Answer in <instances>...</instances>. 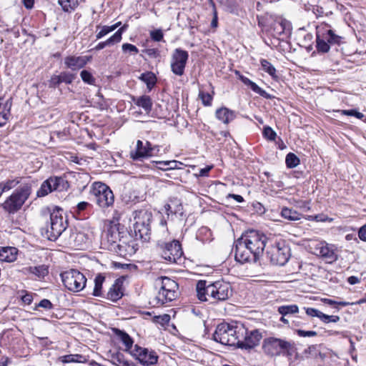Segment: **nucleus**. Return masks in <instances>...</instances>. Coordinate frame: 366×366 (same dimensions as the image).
<instances>
[{"mask_svg": "<svg viewBox=\"0 0 366 366\" xmlns=\"http://www.w3.org/2000/svg\"><path fill=\"white\" fill-rule=\"evenodd\" d=\"M240 80L242 81V82L243 84L249 86L250 89L256 94H257L262 97H267V94L264 89L260 88L256 83L253 82L247 77H246L244 76H240Z\"/></svg>", "mask_w": 366, "mask_h": 366, "instance_id": "30", "label": "nucleus"}, {"mask_svg": "<svg viewBox=\"0 0 366 366\" xmlns=\"http://www.w3.org/2000/svg\"><path fill=\"white\" fill-rule=\"evenodd\" d=\"M277 311L283 316L287 315L296 314L299 312V307L297 305H282L278 307Z\"/></svg>", "mask_w": 366, "mask_h": 366, "instance_id": "37", "label": "nucleus"}, {"mask_svg": "<svg viewBox=\"0 0 366 366\" xmlns=\"http://www.w3.org/2000/svg\"><path fill=\"white\" fill-rule=\"evenodd\" d=\"M90 192L94 197V202L101 209H104L113 206L114 195L106 184L100 182H94Z\"/></svg>", "mask_w": 366, "mask_h": 366, "instance_id": "11", "label": "nucleus"}, {"mask_svg": "<svg viewBox=\"0 0 366 366\" xmlns=\"http://www.w3.org/2000/svg\"><path fill=\"white\" fill-rule=\"evenodd\" d=\"M115 335L117 338L122 342V344L125 346V351L129 352L132 350V345L134 341L132 338L124 331L121 330L119 329L115 328L113 330Z\"/></svg>", "mask_w": 366, "mask_h": 366, "instance_id": "27", "label": "nucleus"}, {"mask_svg": "<svg viewBox=\"0 0 366 366\" xmlns=\"http://www.w3.org/2000/svg\"><path fill=\"white\" fill-rule=\"evenodd\" d=\"M314 253L316 255L321 256L329 262H335L337 259V255L335 252L332 246H329L325 242H317L314 244Z\"/></svg>", "mask_w": 366, "mask_h": 366, "instance_id": "20", "label": "nucleus"}, {"mask_svg": "<svg viewBox=\"0 0 366 366\" xmlns=\"http://www.w3.org/2000/svg\"><path fill=\"white\" fill-rule=\"evenodd\" d=\"M341 113L344 115L355 117L360 119H362L364 117V114L356 109L341 110Z\"/></svg>", "mask_w": 366, "mask_h": 366, "instance_id": "51", "label": "nucleus"}, {"mask_svg": "<svg viewBox=\"0 0 366 366\" xmlns=\"http://www.w3.org/2000/svg\"><path fill=\"white\" fill-rule=\"evenodd\" d=\"M259 259L267 244L269 237L257 230H249L239 238Z\"/></svg>", "mask_w": 366, "mask_h": 366, "instance_id": "10", "label": "nucleus"}, {"mask_svg": "<svg viewBox=\"0 0 366 366\" xmlns=\"http://www.w3.org/2000/svg\"><path fill=\"white\" fill-rule=\"evenodd\" d=\"M215 117L222 123L228 124L237 117V112L223 107L216 110Z\"/></svg>", "mask_w": 366, "mask_h": 366, "instance_id": "23", "label": "nucleus"}, {"mask_svg": "<svg viewBox=\"0 0 366 366\" xmlns=\"http://www.w3.org/2000/svg\"><path fill=\"white\" fill-rule=\"evenodd\" d=\"M196 291L200 301L211 300L212 303L225 301L232 293L231 285L224 281L207 284L205 280H199L197 282Z\"/></svg>", "mask_w": 366, "mask_h": 366, "instance_id": "2", "label": "nucleus"}, {"mask_svg": "<svg viewBox=\"0 0 366 366\" xmlns=\"http://www.w3.org/2000/svg\"><path fill=\"white\" fill-rule=\"evenodd\" d=\"M59 75L60 76L61 82L67 84H71L76 78L75 74L68 71L61 72Z\"/></svg>", "mask_w": 366, "mask_h": 366, "instance_id": "44", "label": "nucleus"}, {"mask_svg": "<svg viewBox=\"0 0 366 366\" xmlns=\"http://www.w3.org/2000/svg\"><path fill=\"white\" fill-rule=\"evenodd\" d=\"M139 79L147 84V88L150 92L157 84V76L152 71L142 73Z\"/></svg>", "mask_w": 366, "mask_h": 366, "instance_id": "29", "label": "nucleus"}, {"mask_svg": "<svg viewBox=\"0 0 366 366\" xmlns=\"http://www.w3.org/2000/svg\"><path fill=\"white\" fill-rule=\"evenodd\" d=\"M151 39L154 41H161L163 40L164 34L161 29H154L150 31L149 33Z\"/></svg>", "mask_w": 366, "mask_h": 366, "instance_id": "47", "label": "nucleus"}, {"mask_svg": "<svg viewBox=\"0 0 366 366\" xmlns=\"http://www.w3.org/2000/svg\"><path fill=\"white\" fill-rule=\"evenodd\" d=\"M126 26L121 27L118 31H117L111 37H109L107 40L105 41L99 42L96 46V50H101L103 49L106 46H109L112 45H114L116 43H118L122 39V35L123 31L125 29Z\"/></svg>", "mask_w": 366, "mask_h": 366, "instance_id": "25", "label": "nucleus"}, {"mask_svg": "<svg viewBox=\"0 0 366 366\" xmlns=\"http://www.w3.org/2000/svg\"><path fill=\"white\" fill-rule=\"evenodd\" d=\"M22 177H15L14 179H8L0 182V186L3 188V191L6 192L14 189L18 184H21Z\"/></svg>", "mask_w": 366, "mask_h": 366, "instance_id": "35", "label": "nucleus"}, {"mask_svg": "<svg viewBox=\"0 0 366 366\" xmlns=\"http://www.w3.org/2000/svg\"><path fill=\"white\" fill-rule=\"evenodd\" d=\"M37 307H40L44 308L46 310H51L53 308V305L50 300H49L47 299H43L36 306L35 309H36Z\"/></svg>", "mask_w": 366, "mask_h": 366, "instance_id": "56", "label": "nucleus"}, {"mask_svg": "<svg viewBox=\"0 0 366 366\" xmlns=\"http://www.w3.org/2000/svg\"><path fill=\"white\" fill-rule=\"evenodd\" d=\"M307 315L312 317H318L320 320L321 319V315L322 312L317 309L312 307H304Z\"/></svg>", "mask_w": 366, "mask_h": 366, "instance_id": "50", "label": "nucleus"}, {"mask_svg": "<svg viewBox=\"0 0 366 366\" xmlns=\"http://www.w3.org/2000/svg\"><path fill=\"white\" fill-rule=\"evenodd\" d=\"M262 349L267 356L274 357L282 355L288 360H290L297 351L294 341L275 337L264 338Z\"/></svg>", "mask_w": 366, "mask_h": 366, "instance_id": "4", "label": "nucleus"}, {"mask_svg": "<svg viewBox=\"0 0 366 366\" xmlns=\"http://www.w3.org/2000/svg\"><path fill=\"white\" fill-rule=\"evenodd\" d=\"M83 239V234L81 233H72L69 237V243H74V246H79V244L76 243L79 241H81Z\"/></svg>", "mask_w": 366, "mask_h": 366, "instance_id": "54", "label": "nucleus"}, {"mask_svg": "<svg viewBox=\"0 0 366 366\" xmlns=\"http://www.w3.org/2000/svg\"><path fill=\"white\" fill-rule=\"evenodd\" d=\"M316 49L318 53H327L330 46L340 45L342 41V36L335 34L328 24H324L317 27L316 34Z\"/></svg>", "mask_w": 366, "mask_h": 366, "instance_id": "8", "label": "nucleus"}, {"mask_svg": "<svg viewBox=\"0 0 366 366\" xmlns=\"http://www.w3.org/2000/svg\"><path fill=\"white\" fill-rule=\"evenodd\" d=\"M105 277L102 274H98L94 279V287L92 295L95 297L102 296V285Z\"/></svg>", "mask_w": 366, "mask_h": 366, "instance_id": "33", "label": "nucleus"}, {"mask_svg": "<svg viewBox=\"0 0 366 366\" xmlns=\"http://www.w3.org/2000/svg\"><path fill=\"white\" fill-rule=\"evenodd\" d=\"M322 301L326 305L333 306L334 307L337 308V310H339V308L337 307V306L345 307V306L350 305V302H344V301L337 302L333 300L327 299V298L322 299Z\"/></svg>", "mask_w": 366, "mask_h": 366, "instance_id": "45", "label": "nucleus"}, {"mask_svg": "<svg viewBox=\"0 0 366 366\" xmlns=\"http://www.w3.org/2000/svg\"><path fill=\"white\" fill-rule=\"evenodd\" d=\"M8 107L7 113H1L0 112V127L4 126L8 120V115L9 114V110L11 108V104H9V101L6 102L5 104V108Z\"/></svg>", "mask_w": 366, "mask_h": 366, "instance_id": "52", "label": "nucleus"}, {"mask_svg": "<svg viewBox=\"0 0 366 366\" xmlns=\"http://www.w3.org/2000/svg\"><path fill=\"white\" fill-rule=\"evenodd\" d=\"M157 282L160 283V288L155 297L157 304L164 305L176 299L178 284L174 280L162 277Z\"/></svg>", "mask_w": 366, "mask_h": 366, "instance_id": "12", "label": "nucleus"}, {"mask_svg": "<svg viewBox=\"0 0 366 366\" xmlns=\"http://www.w3.org/2000/svg\"><path fill=\"white\" fill-rule=\"evenodd\" d=\"M340 320L337 315H327L322 312L320 320L324 323L337 322Z\"/></svg>", "mask_w": 366, "mask_h": 366, "instance_id": "49", "label": "nucleus"}, {"mask_svg": "<svg viewBox=\"0 0 366 366\" xmlns=\"http://www.w3.org/2000/svg\"><path fill=\"white\" fill-rule=\"evenodd\" d=\"M188 59L189 54L187 51L180 48L175 49L171 56L172 71L177 76H182Z\"/></svg>", "mask_w": 366, "mask_h": 366, "instance_id": "15", "label": "nucleus"}, {"mask_svg": "<svg viewBox=\"0 0 366 366\" xmlns=\"http://www.w3.org/2000/svg\"><path fill=\"white\" fill-rule=\"evenodd\" d=\"M122 282L118 279L115 280L114 283L108 291L107 298L113 302H117L122 298Z\"/></svg>", "mask_w": 366, "mask_h": 366, "instance_id": "24", "label": "nucleus"}, {"mask_svg": "<svg viewBox=\"0 0 366 366\" xmlns=\"http://www.w3.org/2000/svg\"><path fill=\"white\" fill-rule=\"evenodd\" d=\"M243 330V327L237 325L222 322L217 326L213 340L222 345L239 347L240 335L242 337Z\"/></svg>", "mask_w": 366, "mask_h": 366, "instance_id": "6", "label": "nucleus"}, {"mask_svg": "<svg viewBox=\"0 0 366 366\" xmlns=\"http://www.w3.org/2000/svg\"><path fill=\"white\" fill-rule=\"evenodd\" d=\"M120 24H121V23L118 22L112 26H102V29L96 35L97 39H102L103 36H104L107 34L114 31Z\"/></svg>", "mask_w": 366, "mask_h": 366, "instance_id": "42", "label": "nucleus"}, {"mask_svg": "<svg viewBox=\"0 0 366 366\" xmlns=\"http://www.w3.org/2000/svg\"><path fill=\"white\" fill-rule=\"evenodd\" d=\"M62 282L69 291L77 292L86 286V278L76 269H69L61 274Z\"/></svg>", "mask_w": 366, "mask_h": 366, "instance_id": "13", "label": "nucleus"}, {"mask_svg": "<svg viewBox=\"0 0 366 366\" xmlns=\"http://www.w3.org/2000/svg\"><path fill=\"white\" fill-rule=\"evenodd\" d=\"M64 183H66V182L61 177H50L41 183L40 188L36 192V196L43 197L53 191L61 190L64 188Z\"/></svg>", "mask_w": 366, "mask_h": 366, "instance_id": "17", "label": "nucleus"}, {"mask_svg": "<svg viewBox=\"0 0 366 366\" xmlns=\"http://www.w3.org/2000/svg\"><path fill=\"white\" fill-rule=\"evenodd\" d=\"M62 362L64 363H70V362H83L82 359H84V356L81 355H66L60 357L59 358Z\"/></svg>", "mask_w": 366, "mask_h": 366, "instance_id": "41", "label": "nucleus"}, {"mask_svg": "<svg viewBox=\"0 0 366 366\" xmlns=\"http://www.w3.org/2000/svg\"><path fill=\"white\" fill-rule=\"evenodd\" d=\"M21 300L25 304L30 305L33 300V296L31 293L26 292V294L21 297Z\"/></svg>", "mask_w": 366, "mask_h": 366, "instance_id": "60", "label": "nucleus"}, {"mask_svg": "<svg viewBox=\"0 0 366 366\" xmlns=\"http://www.w3.org/2000/svg\"><path fill=\"white\" fill-rule=\"evenodd\" d=\"M260 64L262 66V69L265 72L268 73L272 78H277V76L276 75V69L267 59H261Z\"/></svg>", "mask_w": 366, "mask_h": 366, "instance_id": "39", "label": "nucleus"}, {"mask_svg": "<svg viewBox=\"0 0 366 366\" xmlns=\"http://www.w3.org/2000/svg\"><path fill=\"white\" fill-rule=\"evenodd\" d=\"M59 4L65 12L74 11L78 6V0H58Z\"/></svg>", "mask_w": 366, "mask_h": 366, "instance_id": "36", "label": "nucleus"}, {"mask_svg": "<svg viewBox=\"0 0 366 366\" xmlns=\"http://www.w3.org/2000/svg\"><path fill=\"white\" fill-rule=\"evenodd\" d=\"M89 203L87 202H81L77 204L76 205V211L78 212V213H80L84 210L86 209V208L89 206Z\"/></svg>", "mask_w": 366, "mask_h": 366, "instance_id": "57", "label": "nucleus"}, {"mask_svg": "<svg viewBox=\"0 0 366 366\" xmlns=\"http://www.w3.org/2000/svg\"><path fill=\"white\" fill-rule=\"evenodd\" d=\"M130 354L137 360L140 364L144 366L155 365L158 361V356L154 351L139 347L137 345L130 351Z\"/></svg>", "mask_w": 366, "mask_h": 366, "instance_id": "16", "label": "nucleus"}, {"mask_svg": "<svg viewBox=\"0 0 366 366\" xmlns=\"http://www.w3.org/2000/svg\"><path fill=\"white\" fill-rule=\"evenodd\" d=\"M103 244L106 249L127 258L136 253L139 244L132 235L119 224H111L105 232Z\"/></svg>", "mask_w": 366, "mask_h": 366, "instance_id": "1", "label": "nucleus"}, {"mask_svg": "<svg viewBox=\"0 0 366 366\" xmlns=\"http://www.w3.org/2000/svg\"><path fill=\"white\" fill-rule=\"evenodd\" d=\"M263 135L267 139L273 141L275 139L277 134L270 127L267 126L263 129Z\"/></svg>", "mask_w": 366, "mask_h": 366, "instance_id": "48", "label": "nucleus"}, {"mask_svg": "<svg viewBox=\"0 0 366 366\" xmlns=\"http://www.w3.org/2000/svg\"><path fill=\"white\" fill-rule=\"evenodd\" d=\"M122 50L124 52H130L134 54L139 52V49L136 46L129 43H125L122 45Z\"/></svg>", "mask_w": 366, "mask_h": 366, "instance_id": "53", "label": "nucleus"}, {"mask_svg": "<svg viewBox=\"0 0 366 366\" xmlns=\"http://www.w3.org/2000/svg\"><path fill=\"white\" fill-rule=\"evenodd\" d=\"M271 29L272 36L277 37L286 31L290 30V24L285 19L276 20L272 24Z\"/></svg>", "mask_w": 366, "mask_h": 366, "instance_id": "26", "label": "nucleus"}, {"mask_svg": "<svg viewBox=\"0 0 366 366\" xmlns=\"http://www.w3.org/2000/svg\"><path fill=\"white\" fill-rule=\"evenodd\" d=\"M296 333L297 334L298 336L300 337H315L317 335V332L315 331H305V330H297L296 331Z\"/></svg>", "mask_w": 366, "mask_h": 366, "instance_id": "55", "label": "nucleus"}, {"mask_svg": "<svg viewBox=\"0 0 366 366\" xmlns=\"http://www.w3.org/2000/svg\"><path fill=\"white\" fill-rule=\"evenodd\" d=\"M360 282V279L356 276H350L347 278V282L350 285H355Z\"/></svg>", "mask_w": 366, "mask_h": 366, "instance_id": "64", "label": "nucleus"}, {"mask_svg": "<svg viewBox=\"0 0 366 366\" xmlns=\"http://www.w3.org/2000/svg\"><path fill=\"white\" fill-rule=\"evenodd\" d=\"M265 248L267 258L274 265L283 266L290 258V249L284 240L269 237Z\"/></svg>", "mask_w": 366, "mask_h": 366, "instance_id": "7", "label": "nucleus"}, {"mask_svg": "<svg viewBox=\"0 0 366 366\" xmlns=\"http://www.w3.org/2000/svg\"><path fill=\"white\" fill-rule=\"evenodd\" d=\"M24 6L27 9H31L34 7V0H21Z\"/></svg>", "mask_w": 366, "mask_h": 366, "instance_id": "63", "label": "nucleus"}, {"mask_svg": "<svg viewBox=\"0 0 366 366\" xmlns=\"http://www.w3.org/2000/svg\"><path fill=\"white\" fill-rule=\"evenodd\" d=\"M61 83L62 82L61 81L59 75H54L51 76V80H50L51 86L56 87Z\"/></svg>", "mask_w": 366, "mask_h": 366, "instance_id": "58", "label": "nucleus"}, {"mask_svg": "<svg viewBox=\"0 0 366 366\" xmlns=\"http://www.w3.org/2000/svg\"><path fill=\"white\" fill-rule=\"evenodd\" d=\"M300 159L294 153L290 152L285 158V163L288 168L292 169L300 164Z\"/></svg>", "mask_w": 366, "mask_h": 366, "instance_id": "40", "label": "nucleus"}, {"mask_svg": "<svg viewBox=\"0 0 366 366\" xmlns=\"http://www.w3.org/2000/svg\"><path fill=\"white\" fill-rule=\"evenodd\" d=\"M157 249L162 258L172 263L177 262L183 254L181 244L177 240L169 242H159Z\"/></svg>", "mask_w": 366, "mask_h": 366, "instance_id": "14", "label": "nucleus"}, {"mask_svg": "<svg viewBox=\"0 0 366 366\" xmlns=\"http://www.w3.org/2000/svg\"><path fill=\"white\" fill-rule=\"evenodd\" d=\"M358 237L362 241L366 242V224L360 228Z\"/></svg>", "mask_w": 366, "mask_h": 366, "instance_id": "59", "label": "nucleus"}, {"mask_svg": "<svg viewBox=\"0 0 366 366\" xmlns=\"http://www.w3.org/2000/svg\"><path fill=\"white\" fill-rule=\"evenodd\" d=\"M234 257L235 260L241 264L257 262L259 259L239 239L235 242Z\"/></svg>", "mask_w": 366, "mask_h": 366, "instance_id": "18", "label": "nucleus"}, {"mask_svg": "<svg viewBox=\"0 0 366 366\" xmlns=\"http://www.w3.org/2000/svg\"><path fill=\"white\" fill-rule=\"evenodd\" d=\"M148 150L144 147V144L141 140H137L135 150L130 152V158L134 161H142L144 159L152 157Z\"/></svg>", "mask_w": 366, "mask_h": 366, "instance_id": "22", "label": "nucleus"}, {"mask_svg": "<svg viewBox=\"0 0 366 366\" xmlns=\"http://www.w3.org/2000/svg\"><path fill=\"white\" fill-rule=\"evenodd\" d=\"M212 168V166H207L204 168L201 169L199 172V176H200V177L207 176L209 172L211 170Z\"/></svg>", "mask_w": 366, "mask_h": 366, "instance_id": "62", "label": "nucleus"}, {"mask_svg": "<svg viewBox=\"0 0 366 366\" xmlns=\"http://www.w3.org/2000/svg\"><path fill=\"white\" fill-rule=\"evenodd\" d=\"M157 166V167L159 169L167 170L168 167V161H159L154 162Z\"/></svg>", "mask_w": 366, "mask_h": 366, "instance_id": "61", "label": "nucleus"}, {"mask_svg": "<svg viewBox=\"0 0 366 366\" xmlns=\"http://www.w3.org/2000/svg\"><path fill=\"white\" fill-rule=\"evenodd\" d=\"M152 214L147 209H140L135 212L133 232L134 240L141 239L144 242L150 238Z\"/></svg>", "mask_w": 366, "mask_h": 366, "instance_id": "9", "label": "nucleus"}, {"mask_svg": "<svg viewBox=\"0 0 366 366\" xmlns=\"http://www.w3.org/2000/svg\"><path fill=\"white\" fill-rule=\"evenodd\" d=\"M109 357L110 358L109 361L111 362V363L116 366L121 365L122 362H123L126 360L124 355L121 352H110Z\"/></svg>", "mask_w": 366, "mask_h": 366, "instance_id": "38", "label": "nucleus"}, {"mask_svg": "<svg viewBox=\"0 0 366 366\" xmlns=\"http://www.w3.org/2000/svg\"><path fill=\"white\" fill-rule=\"evenodd\" d=\"M44 215L49 216V222L45 225V234L51 241H55L67 227V219L63 217L62 208L50 205L42 209Z\"/></svg>", "mask_w": 366, "mask_h": 366, "instance_id": "3", "label": "nucleus"}, {"mask_svg": "<svg viewBox=\"0 0 366 366\" xmlns=\"http://www.w3.org/2000/svg\"><path fill=\"white\" fill-rule=\"evenodd\" d=\"M31 193V182H24L6 199L1 206L8 214H14L21 209Z\"/></svg>", "mask_w": 366, "mask_h": 366, "instance_id": "5", "label": "nucleus"}, {"mask_svg": "<svg viewBox=\"0 0 366 366\" xmlns=\"http://www.w3.org/2000/svg\"><path fill=\"white\" fill-rule=\"evenodd\" d=\"M26 269L29 273L36 275L39 278H44L49 273L48 267L44 264L29 267Z\"/></svg>", "mask_w": 366, "mask_h": 366, "instance_id": "34", "label": "nucleus"}, {"mask_svg": "<svg viewBox=\"0 0 366 366\" xmlns=\"http://www.w3.org/2000/svg\"><path fill=\"white\" fill-rule=\"evenodd\" d=\"M262 338V333L259 330L245 331L244 340L239 339V347L241 349L251 350L259 344Z\"/></svg>", "mask_w": 366, "mask_h": 366, "instance_id": "19", "label": "nucleus"}, {"mask_svg": "<svg viewBox=\"0 0 366 366\" xmlns=\"http://www.w3.org/2000/svg\"><path fill=\"white\" fill-rule=\"evenodd\" d=\"M134 104L144 109V110L148 114L152 109V100L149 96L143 95L136 99H133Z\"/></svg>", "mask_w": 366, "mask_h": 366, "instance_id": "28", "label": "nucleus"}, {"mask_svg": "<svg viewBox=\"0 0 366 366\" xmlns=\"http://www.w3.org/2000/svg\"><path fill=\"white\" fill-rule=\"evenodd\" d=\"M12 247H2L0 249V260L2 262H11L16 259V253Z\"/></svg>", "mask_w": 366, "mask_h": 366, "instance_id": "31", "label": "nucleus"}, {"mask_svg": "<svg viewBox=\"0 0 366 366\" xmlns=\"http://www.w3.org/2000/svg\"><path fill=\"white\" fill-rule=\"evenodd\" d=\"M281 215L283 218L289 221L300 220L302 217V214L297 211L287 207H283L282 209Z\"/></svg>", "mask_w": 366, "mask_h": 366, "instance_id": "32", "label": "nucleus"}, {"mask_svg": "<svg viewBox=\"0 0 366 366\" xmlns=\"http://www.w3.org/2000/svg\"><path fill=\"white\" fill-rule=\"evenodd\" d=\"M82 81L88 84L94 85L95 84V78L92 73L87 70H82L80 73Z\"/></svg>", "mask_w": 366, "mask_h": 366, "instance_id": "43", "label": "nucleus"}, {"mask_svg": "<svg viewBox=\"0 0 366 366\" xmlns=\"http://www.w3.org/2000/svg\"><path fill=\"white\" fill-rule=\"evenodd\" d=\"M199 97L201 99L202 104L204 106H210L212 104V96L209 93L204 92L203 91H200L199 94Z\"/></svg>", "mask_w": 366, "mask_h": 366, "instance_id": "46", "label": "nucleus"}, {"mask_svg": "<svg viewBox=\"0 0 366 366\" xmlns=\"http://www.w3.org/2000/svg\"><path fill=\"white\" fill-rule=\"evenodd\" d=\"M88 61L89 57L86 56H69L64 59V64L67 68L76 71L83 68Z\"/></svg>", "mask_w": 366, "mask_h": 366, "instance_id": "21", "label": "nucleus"}]
</instances>
